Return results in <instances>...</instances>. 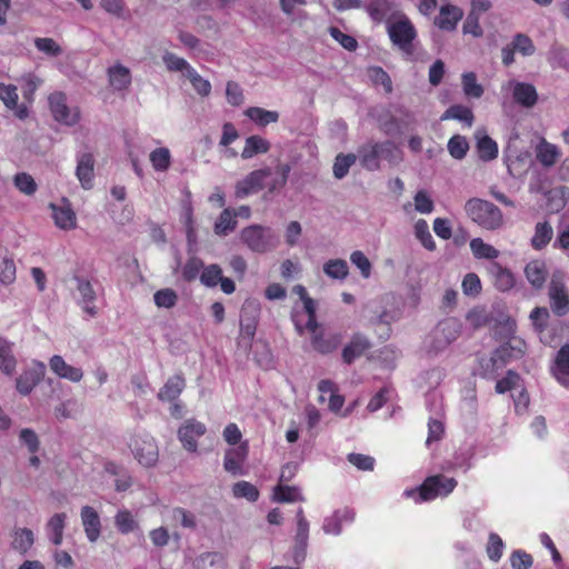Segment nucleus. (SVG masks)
Segmentation results:
<instances>
[{
	"instance_id": "nucleus-1",
	"label": "nucleus",
	"mask_w": 569,
	"mask_h": 569,
	"mask_svg": "<svg viewBox=\"0 0 569 569\" xmlns=\"http://www.w3.org/2000/svg\"><path fill=\"white\" fill-rule=\"evenodd\" d=\"M290 171L291 167L288 163L279 164L276 168V177L267 181L272 173L271 168L253 170L236 183L234 196L238 199H243L263 188H268L269 192L279 190L286 186Z\"/></svg>"
},
{
	"instance_id": "nucleus-2",
	"label": "nucleus",
	"mask_w": 569,
	"mask_h": 569,
	"mask_svg": "<svg viewBox=\"0 0 569 569\" xmlns=\"http://www.w3.org/2000/svg\"><path fill=\"white\" fill-rule=\"evenodd\" d=\"M457 485V480L451 477L443 475L429 476L419 487L405 490L403 496L412 498L416 502L431 501L438 497L448 496Z\"/></svg>"
},
{
	"instance_id": "nucleus-3",
	"label": "nucleus",
	"mask_w": 569,
	"mask_h": 569,
	"mask_svg": "<svg viewBox=\"0 0 569 569\" xmlns=\"http://www.w3.org/2000/svg\"><path fill=\"white\" fill-rule=\"evenodd\" d=\"M387 33L390 41L407 57L413 54V41L417 38V30L405 13H398L393 20L387 21Z\"/></svg>"
},
{
	"instance_id": "nucleus-4",
	"label": "nucleus",
	"mask_w": 569,
	"mask_h": 569,
	"mask_svg": "<svg viewBox=\"0 0 569 569\" xmlns=\"http://www.w3.org/2000/svg\"><path fill=\"white\" fill-rule=\"evenodd\" d=\"M465 210L468 217L483 229L497 230L503 224L501 210L487 200L472 198L466 202Z\"/></svg>"
},
{
	"instance_id": "nucleus-5",
	"label": "nucleus",
	"mask_w": 569,
	"mask_h": 569,
	"mask_svg": "<svg viewBox=\"0 0 569 569\" xmlns=\"http://www.w3.org/2000/svg\"><path fill=\"white\" fill-rule=\"evenodd\" d=\"M461 332V325L457 318H446L438 322L425 340V348L428 353L437 355L446 350L458 339Z\"/></svg>"
},
{
	"instance_id": "nucleus-6",
	"label": "nucleus",
	"mask_w": 569,
	"mask_h": 569,
	"mask_svg": "<svg viewBox=\"0 0 569 569\" xmlns=\"http://www.w3.org/2000/svg\"><path fill=\"white\" fill-rule=\"evenodd\" d=\"M240 240L251 251L264 253L277 248L279 237L273 229L261 224H251L240 232Z\"/></svg>"
},
{
	"instance_id": "nucleus-7",
	"label": "nucleus",
	"mask_w": 569,
	"mask_h": 569,
	"mask_svg": "<svg viewBox=\"0 0 569 569\" xmlns=\"http://www.w3.org/2000/svg\"><path fill=\"white\" fill-rule=\"evenodd\" d=\"M502 328L506 331L507 340L496 348L493 353L505 366L509 360L518 359L525 353L526 342L515 335L516 322L513 320L507 319Z\"/></svg>"
},
{
	"instance_id": "nucleus-8",
	"label": "nucleus",
	"mask_w": 569,
	"mask_h": 569,
	"mask_svg": "<svg viewBox=\"0 0 569 569\" xmlns=\"http://www.w3.org/2000/svg\"><path fill=\"white\" fill-rule=\"evenodd\" d=\"M501 91L510 93L512 101L526 109L533 108L539 99L538 91L532 83L516 79L502 83Z\"/></svg>"
},
{
	"instance_id": "nucleus-9",
	"label": "nucleus",
	"mask_w": 569,
	"mask_h": 569,
	"mask_svg": "<svg viewBox=\"0 0 569 569\" xmlns=\"http://www.w3.org/2000/svg\"><path fill=\"white\" fill-rule=\"evenodd\" d=\"M48 100L51 114L56 121L69 127L79 122V108L68 106L64 93L53 92L49 96Z\"/></svg>"
},
{
	"instance_id": "nucleus-10",
	"label": "nucleus",
	"mask_w": 569,
	"mask_h": 569,
	"mask_svg": "<svg viewBox=\"0 0 569 569\" xmlns=\"http://www.w3.org/2000/svg\"><path fill=\"white\" fill-rule=\"evenodd\" d=\"M549 298L551 310L557 316H565L569 312V296L565 284V273L560 270L555 271L551 276Z\"/></svg>"
},
{
	"instance_id": "nucleus-11",
	"label": "nucleus",
	"mask_w": 569,
	"mask_h": 569,
	"mask_svg": "<svg viewBox=\"0 0 569 569\" xmlns=\"http://www.w3.org/2000/svg\"><path fill=\"white\" fill-rule=\"evenodd\" d=\"M129 447L140 465L152 467L158 461L159 451L154 439L150 437L134 438Z\"/></svg>"
},
{
	"instance_id": "nucleus-12",
	"label": "nucleus",
	"mask_w": 569,
	"mask_h": 569,
	"mask_svg": "<svg viewBox=\"0 0 569 569\" xmlns=\"http://www.w3.org/2000/svg\"><path fill=\"white\" fill-rule=\"evenodd\" d=\"M206 431L207 428L202 422L189 419L178 429V438L187 451L196 452L198 449V439L202 437Z\"/></svg>"
},
{
	"instance_id": "nucleus-13",
	"label": "nucleus",
	"mask_w": 569,
	"mask_h": 569,
	"mask_svg": "<svg viewBox=\"0 0 569 569\" xmlns=\"http://www.w3.org/2000/svg\"><path fill=\"white\" fill-rule=\"evenodd\" d=\"M46 375L43 362L32 360L17 380L18 391H32Z\"/></svg>"
},
{
	"instance_id": "nucleus-14",
	"label": "nucleus",
	"mask_w": 569,
	"mask_h": 569,
	"mask_svg": "<svg viewBox=\"0 0 569 569\" xmlns=\"http://www.w3.org/2000/svg\"><path fill=\"white\" fill-rule=\"evenodd\" d=\"M293 292L299 296V298L303 302V309L307 317L305 329L309 330L312 333H316L318 323L316 320V305L315 301L308 296L306 288L301 284H297L293 287ZM295 322L298 331H302L303 327L300 323L299 315L295 316Z\"/></svg>"
},
{
	"instance_id": "nucleus-15",
	"label": "nucleus",
	"mask_w": 569,
	"mask_h": 569,
	"mask_svg": "<svg viewBox=\"0 0 569 569\" xmlns=\"http://www.w3.org/2000/svg\"><path fill=\"white\" fill-rule=\"evenodd\" d=\"M249 453L248 442H241L238 447L230 448L224 453L223 468L233 476L243 475V463Z\"/></svg>"
},
{
	"instance_id": "nucleus-16",
	"label": "nucleus",
	"mask_w": 569,
	"mask_h": 569,
	"mask_svg": "<svg viewBox=\"0 0 569 569\" xmlns=\"http://www.w3.org/2000/svg\"><path fill=\"white\" fill-rule=\"evenodd\" d=\"M50 209L56 227L62 230H72L76 228L77 217L67 199H62L60 203H50Z\"/></svg>"
},
{
	"instance_id": "nucleus-17",
	"label": "nucleus",
	"mask_w": 569,
	"mask_h": 569,
	"mask_svg": "<svg viewBox=\"0 0 569 569\" xmlns=\"http://www.w3.org/2000/svg\"><path fill=\"white\" fill-rule=\"evenodd\" d=\"M369 17L377 23L393 20L400 13L396 10V4L390 0H369L365 6Z\"/></svg>"
},
{
	"instance_id": "nucleus-18",
	"label": "nucleus",
	"mask_w": 569,
	"mask_h": 569,
	"mask_svg": "<svg viewBox=\"0 0 569 569\" xmlns=\"http://www.w3.org/2000/svg\"><path fill=\"white\" fill-rule=\"evenodd\" d=\"M309 537V522L305 517V512L302 508H299L297 511V533L295 537V552L293 559L297 563L302 561L306 557V549L308 545Z\"/></svg>"
},
{
	"instance_id": "nucleus-19",
	"label": "nucleus",
	"mask_w": 569,
	"mask_h": 569,
	"mask_svg": "<svg viewBox=\"0 0 569 569\" xmlns=\"http://www.w3.org/2000/svg\"><path fill=\"white\" fill-rule=\"evenodd\" d=\"M77 281V290L79 292L78 305L86 315L94 318L98 315V308L94 305L97 299L96 291L89 281L84 279H78Z\"/></svg>"
},
{
	"instance_id": "nucleus-20",
	"label": "nucleus",
	"mask_w": 569,
	"mask_h": 569,
	"mask_svg": "<svg viewBox=\"0 0 569 569\" xmlns=\"http://www.w3.org/2000/svg\"><path fill=\"white\" fill-rule=\"evenodd\" d=\"M462 17L463 11L459 7L443 4L440 7L439 14L435 19V24L441 30L453 31Z\"/></svg>"
},
{
	"instance_id": "nucleus-21",
	"label": "nucleus",
	"mask_w": 569,
	"mask_h": 569,
	"mask_svg": "<svg viewBox=\"0 0 569 569\" xmlns=\"http://www.w3.org/2000/svg\"><path fill=\"white\" fill-rule=\"evenodd\" d=\"M17 87L13 84L0 83V100L4 106L14 111V116L20 120L28 118L29 109L26 104H18Z\"/></svg>"
},
{
	"instance_id": "nucleus-22",
	"label": "nucleus",
	"mask_w": 569,
	"mask_h": 569,
	"mask_svg": "<svg viewBox=\"0 0 569 569\" xmlns=\"http://www.w3.org/2000/svg\"><path fill=\"white\" fill-rule=\"evenodd\" d=\"M51 371L61 379H66L72 382H79L83 377L81 368L73 367L64 361V359L54 355L49 360Z\"/></svg>"
},
{
	"instance_id": "nucleus-23",
	"label": "nucleus",
	"mask_w": 569,
	"mask_h": 569,
	"mask_svg": "<svg viewBox=\"0 0 569 569\" xmlns=\"http://www.w3.org/2000/svg\"><path fill=\"white\" fill-rule=\"evenodd\" d=\"M81 521L86 536L90 542H96L101 535V521L93 507L84 506L81 508Z\"/></svg>"
},
{
	"instance_id": "nucleus-24",
	"label": "nucleus",
	"mask_w": 569,
	"mask_h": 569,
	"mask_svg": "<svg viewBox=\"0 0 569 569\" xmlns=\"http://www.w3.org/2000/svg\"><path fill=\"white\" fill-rule=\"evenodd\" d=\"M537 161L545 168L553 167L561 157L560 149L542 138L535 148Z\"/></svg>"
},
{
	"instance_id": "nucleus-25",
	"label": "nucleus",
	"mask_w": 569,
	"mask_h": 569,
	"mask_svg": "<svg viewBox=\"0 0 569 569\" xmlns=\"http://www.w3.org/2000/svg\"><path fill=\"white\" fill-rule=\"evenodd\" d=\"M488 272L493 281V286L499 291H508L516 284L513 273L498 262L490 263L488 267Z\"/></svg>"
},
{
	"instance_id": "nucleus-26",
	"label": "nucleus",
	"mask_w": 569,
	"mask_h": 569,
	"mask_svg": "<svg viewBox=\"0 0 569 569\" xmlns=\"http://www.w3.org/2000/svg\"><path fill=\"white\" fill-rule=\"evenodd\" d=\"M357 158H359V161L365 169L369 171L379 170L381 160L379 142H368L361 146L358 149Z\"/></svg>"
},
{
	"instance_id": "nucleus-27",
	"label": "nucleus",
	"mask_w": 569,
	"mask_h": 569,
	"mask_svg": "<svg viewBox=\"0 0 569 569\" xmlns=\"http://www.w3.org/2000/svg\"><path fill=\"white\" fill-rule=\"evenodd\" d=\"M94 170V160L91 153H82L77 159L76 174L82 188L90 189L92 187Z\"/></svg>"
},
{
	"instance_id": "nucleus-28",
	"label": "nucleus",
	"mask_w": 569,
	"mask_h": 569,
	"mask_svg": "<svg viewBox=\"0 0 569 569\" xmlns=\"http://www.w3.org/2000/svg\"><path fill=\"white\" fill-rule=\"evenodd\" d=\"M477 150L479 158L483 161H490L498 156V144L492 140L483 129L476 131Z\"/></svg>"
},
{
	"instance_id": "nucleus-29",
	"label": "nucleus",
	"mask_w": 569,
	"mask_h": 569,
	"mask_svg": "<svg viewBox=\"0 0 569 569\" xmlns=\"http://www.w3.org/2000/svg\"><path fill=\"white\" fill-rule=\"evenodd\" d=\"M237 213L232 208H224L217 218L213 231L219 237H226L237 228Z\"/></svg>"
},
{
	"instance_id": "nucleus-30",
	"label": "nucleus",
	"mask_w": 569,
	"mask_h": 569,
	"mask_svg": "<svg viewBox=\"0 0 569 569\" xmlns=\"http://www.w3.org/2000/svg\"><path fill=\"white\" fill-rule=\"evenodd\" d=\"M110 86L118 91L126 90L131 83L130 70L121 63H117L108 69Z\"/></svg>"
},
{
	"instance_id": "nucleus-31",
	"label": "nucleus",
	"mask_w": 569,
	"mask_h": 569,
	"mask_svg": "<svg viewBox=\"0 0 569 569\" xmlns=\"http://www.w3.org/2000/svg\"><path fill=\"white\" fill-rule=\"evenodd\" d=\"M13 550L21 555H26L34 543L33 531L29 528H14L11 533Z\"/></svg>"
},
{
	"instance_id": "nucleus-32",
	"label": "nucleus",
	"mask_w": 569,
	"mask_h": 569,
	"mask_svg": "<svg viewBox=\"0 0 569 569\" xmlns=\"http://www.w3.org/2000/svg\"><path fill=\"white\" fill-rule=\"evenodd\" d=\"M440 120H457L466 127L471 128L475 121V116L469 107L463 104H452L442 113Z\"/></svg>"
},
{
	"instance_id": "nucleus-33",
	"label": "nucleus",
	"mask_w": 569,
	"mask_h": 569,
	"mask_svg": "<svg viewBox=\"0 0 569 569\" xmlns=\"http://www.w3.org/2000/svg\"><path fill=\"white\" fill-rule=\"evenodd\" d=\"M553 237V228L548 221L537 222L530 244L535 250L545 249Z\"/></svg>"
},
{
	"instance_id": "nucleus-34",
	"label": "nucleus",
	"mask_w": 569,
	"mask_h": 569,
	"mask_svg": "<svg viewBox=\"0 0 569 569\" xmlns=\"http://www.w3.org/2000/svg\"><path fill=\"white\" fill-rule=\"evenodd\" d=\"M270 147L271 144L267 139L260 136H250L244 141L241 158L248 160L257 154L267 153L270 150Z\"/></svg>"
},
{
	"instance_id": "nucleus-35",
	"label": "nucleus",
	"mask_w": 569,
	"mask_h": 569,
	"mask_svg": "<svg viewBox=\"0 0 569 569\" xmlns=\"http://www.w3.org/2000/svg\"><path fill=\"white\" fill-rule=\"evenodd\" d=\"M17 359L13 355V343L0 337V371L11 376L14 373Z\"/></svg>"
},
{
	"instance_id": "nucleus-36",
	"label": "nucleus",
	"mask_w": 569,
	"mask_h": 569,
	"mask_svg": "<svg viewBox=\"0 0 569 569\" xmlns=\"http://www.w3.org/2000/svg\"><path fill=\"white\" fill-rule=\"evenodd\" d=\"M525 274L532 287L542 288L547 279L546 263L540 260L530 261L525 268Z\"/></svg>"
},
{
	"instance_id": "nucleus-37",
	"label": "nucleus",
	"mask_w": 569,
	"mask_h": 569,
	"mask_svg": "<svg viewBox=\"0 0 569 569\" xmlns=\"http://www.w3.org/2000/svg\"><path fill=\"white\" fill-rule=\"evenodd\" d=\"M369 340L361 336L356 335L351 341L343 348L342 358L345 362L351 363L356 358L360 357L367 349H369Z\"/></svg>"
},
{
	"instance_id": "nucleus-38",
	"label": "nucleus",
	"mask_w": 569,
	"mask_h": 569,
	"mask_svg": "<svg viewBox=\"0 0 569 569\" xmlns=\"http://www.w3.org/2000/svg\"><path fill=\"white\" fill-rule=\"evenodd\" d=\"M67 515L64 512L54 513L47 522V532L53 545L60 546L63 540V530L66 527Z\"/></svg>"
},
{
	"instance_id": "nucleus-39",
	"label": "nucleus",
	"mask_w": 569,
	"mask_h": 569,
	"mask_svg": "<svg viewBox=\"0 0 569 569\" xmlns=\"http://www.w3.org/2000/svg\"><path fill=\"white\" fill-rule=\"evenodd\" d=\"M244 114L259 127H266L279 120L277 111L266 110L260 107H250L244 111Z\"/></svg>"
},
{
	"instance_id": "nucleus-40",
	"label": "nucleus",
	"mask_w": 569,
	"mask_h": 569,
	"mask_svg": "<svg viewBox=\"0 0 569 569\" xmlns=\"http://www.w3.org/2000/svg\"><path fill=\"white\" fill-rule=\"evenodd\" d=\"M470 250L477 259L495 260L500 254L498 249L485 242L481 238H473L470 241Z\"/></svg>"
},
{
	"instance_id": "nucleus-41",
	"label": "nucleus",
	"mask_w": 569,
	"mask_h": 569,
	"mask_svg": "<svg viewBox=\"0 0 569 569\" xmlns=\"http://www.w3.org/2000/svg\"><path fill=\"white\" fill-rule=\"evenodd\" d=\"M307 0H279L281 11L292 20L308 18V13L303 10Z\"/></svg>"
},
{
	"instance_id": "nucleus-42",
	"label": "nucleus",
	"mask_w": 569,
	"mask_h": 569,
	"mask_svg": "<svg viewBox=\"0 0 569 569\" xmlns=\"http://www.w3.org/2000/svg\"><path fill=\"white\" fill-rule=\"evenodd\" d=\"M194 569H223L224 560L219 552H206L193 561Z\"/></svg>"
},
{
	"instance_id": "nucleus-43",
	"label": "nucleus",
	"mask_w": 569,
	"mask_h": 569,
	"mask_svg": "<svg viewBox=\"0 0 569 569\" xmlns=\"http://www.w3.org/2000/svg\"><path fill=\"white\" fill-rule=\"evenodd\" d=\"M273 500L277 502H295L303 501L305 498L297 487L279 483L273 489Z\"/></svg>"
},
{
	"instance_id": "nucleus-44",
	"label": "nucleus",
	"mask_w": 569,
	"mask_h": 569,
	"mask_svg": "<svg viewBox=\"0 0 569 569\" xmlns=\"http://www.w3.org/2000/svg\"><path fill=\"white\" fill-rule=\"evenodd\" d=\"M323 272L331 279L345 280L349 274V267L346 260L330 259L323 264Z\"/></svg>"
},
{
	"instance_id": "nucleus-45",
	"label": "nucleus",
	"mask_w": 569,
	"mask_h": 569,
	"mask_svg": "<svg viewBox=\"0 0 569 569\" xmlns=\"http://www.w3.org/2000/svg\"><path fill=\"white\" fill-rule=\"evenodd\" d=\"M381 159L397 166L403 160L402 150L393 141L379 142Z\"/></svg>"
},
{
	"instance_id": "nucleus-46",
	"label": "nucleus",
	"mask_w": 569,
	"mask_h": 569,
	"mask_svg": "<svg viewBox=\"0 0 569 569\" xmlns=\"http://www.w3.org/2000/svg\"><path fill=\"white\" fill-rule=\"evenodd\" d=\"M152 168L158 172H164L171 164V153L168 148L161 147L151 151L149 156Z\"/></svg>"
},
{
	"instance_id": "nucleus-47",
	"label": "nucleus",
	"mask_w": 569,
	"mask_h": 569,
	"mask_svg": "<svg viewBox=\"0 0 569 569\" xmlns=\"http://www.w3.org/2000/svg\"><path fill=\"white\" fill-rule=\"evenodd\" d=\"M33 44L38 51L49 58H57L63 53L62 47L52 38L37 37Z\"/></svg>"
},
{
	"instance_id": "nucleus-48",
	"label": "nucleus",
	"mask_w": 569,
	"mask_h": 569,
	"mask_svg": "<svg viewBox=\"0 0 569 569\" xmlns=\"http://www.w3.org/2000/svg\"><path fill=\"white\" fill-rule=\"evenodd\" d=\"M506 162H507L508 172L512 177H521L522 174H525L527 172L531 160H530V154L528 152H523V153L518 154L515 158L508 157Z\"/></svg>"
},
{
	"instance_id": "nucleus-49",
	"label": "nucleus",
	"mask_w": 569,
	"mask_h": 569,
	"mask_svg": "<svg viewBox=\"0 0 569 569\" xmlns=\"http://www.w3.org/2000/svg\"><path fill=\"white\" fill-rule=\"evenodd\" d=\"M462 91L466 97L479 99L483 94V87L477 82L475 72H466L461 77Z\"/></svg>"
},
{
	"instance_id": "nucleus-50",
	"label": "nucleus",
	"mask_w": 569,
	"mask_h": 569,
	"mask_svg": "<svg viewBox=\"0 0 569 569\" xmlns=\"http://www.w3.org/2000/svg\"><path fill=\"white\" fill-rule=\"evenodd\" d=\"M114 525L122 535H128L138 528V522L128 509L119 510L116 513Z\"/></svg>"
},
{
	"instance_id": "nucleus-51",
	"label": "nucleus",
	"mask_w": 569,
	"mask_h": 569,
	"mask_svg": "<svg viewBox=\"0 0 569 569\" xmlns=\"http://www.w3.org/2000/svg\"><path fill=\"white\" fill-rule=\"evenodd\" d=\"M357 160V154L353 153H339L333 162L332 172L335 178L342 179L345 178L351 166L355 164Z\"/></svg>"
},
{
	"instance_id": "nucleus-52",
	"label": "nucleus",
	"mask_w": 569,
	"mask_h": 569,
	"mask_svg": "<svg viewBox=\"0 0 569 569\" xmlns=\"http://www.w3.org/2000/svg\"><path fill=\"white\" fill-rule=\"evenodd\" d=\"M555 376L567 387V378L569 377V346L562 347L558 352Z\"/></svg>"
},
{
	"instance_id": "nucleus-53",
	"label": "nucleus",
	"mask_w": 569,
	"mask_h": 569,
	"mask_svg": "<svg viewBox=\"0 0 569 569\" xmlns=\"http://www.w3.org/2000/svg\"><path fill=\"white\" fill-rule=\"evenodd\" d=\"M445 378V372L441 369L435 368L426 371L419 378L418 387L427 389L428 391L436 390Z\"/></svg>"
},
{
	"instance_id": "nucleus-54",
	"label": "nucleus",
	"mask_w": 569,
	"mask_h": 569,
	"mask_svg": "<svg viewBox=\"0 0 569 569\" xmlns=\"http://www.w3.org/2000/svg\"><path fill=\"white\" fill-rule=\"evenodd\" d=\"M447 148L453 159L462 160L467 156L469 143L466 137L455 134L449 139Z\"/></svg>"
},
{
	"instance_id": "nucleus-55",
	"label": "nucleus",
	"mask_w": 569,
	"mask_h": 569,
	"mask_svg": "<svg viewBox=\"0 0 569 569\" xmlns=\"http://www.w3.org/2000/svg\"><path fill=\"white\" fill-rule=\"evenodd\" d=\"M162 60L169 71L181 72L184 77L192 69V66L186 59L172 52H164Z\"/></svg>"
},
{
	"instance_id": "nucleus-56",
	"label": "nucleus",
	"mask_w": 569,
	"mask_h": 569,
	"mask_svg": "<svg viewBox=\"0 0 569 569\" xmlns=\"http://www.w3.org/2000/svg\"><path fill=\"white\" fill-rule=\"evenodd\" d=\"M232 493L236 498H244L250 502H256L259 499L258 488L248 481H238L232 487Z\"/></svg>"
},
{
	"instance_id": "nucleus-57",
	"label": "nucleus",
	"mask_w": 569,
	"mask_h": 569,
	"mask_svg": "<svg viewBox=\"0 0 569 569\" xmlns=\"http://www.w3.org/2000/svg\"><path fill=\"white\" fill-rule=\"evenodd\" d=\"M153 302L158 308L171 309L178 302V293L171 288H164L153 293Z\"/></svg>"
},
{
	"instance_id": "nucleus-58",
	"label": "nucleus",
	"mask_w": 569,
	"mask_h": 569,
	"mask_svg": "<svg viewBox=\"0 0 569 569\" xmlns=\"http://www.w3.org/2000/svg\"><path fill=\"white\" fill-rule=\"evenodd\" d=\"M517 389L525 391V385L520 376L512 370H509L506 377L498 380L496 385V391H512Z\"/></svg>"
},
{
	"instance_id": "nucleus-59",
	"label": "nucleus",
	"mask_w": 569,
	"mask_h": 569,
	"mask_svg": "<svg viewBox=\"0 0 569 569\" xmlns=\"http://www.w3.org/2000/svg\"><path fill=\"white\" fill-rule=\"evenodd\" d=\"M415 234L416 238L421 242V244L427 250H435L436 249V242L429 231V226L426 220L419 219L415 224Z\"/></svg>"
},
{
	"instance_id": "nucleus-60",
	"label": "nucleus",
	"mask_w": 569,
	"mask_h": 569,
	"mask_svg": "<svg viewBox=\"0 0 569 569\" xmlns=\"http://www.w3.org/2000/svg\"><path fill=\"white\" fill-rule=\"evenodd\" d=\"M502 367V361L493 352L490 357L479 358L478 370L483 378H495L496 371Z\"/></svg>"
},
{
	"instance_id": "nucleus-61",
	"label": "nucleus",
	"mask_w": 569,
	"mask_h": 569,
	"mask_svg": "<svg viewBox=\"0 0 569 569\" xmlns=\"http://www.w3.org/2000/svg\"><path fill=\"white\" fill-rule=\"evenodd\" d=\"M13 183L14 187L26 196H33L38 189L34 179L26 172L17 173L13 178Z\"/></svg>"
},
{
	"instance_id": "nucleus-62",
	"label": "nucleus",
	"mask_w": 569,
	"mask_h": 569,
	"mask_svg": "<svg viewBox=\"0 0 569 569\" xmlns=\"http://www.w3.org/2000/svg\"><path fill=\"white\" fill-rule=\"evenodd\" d=\"M16 280V264L7 254H0V282L4 286Z\"/></svg>"
},
{
	"instance_id": "nucleus-63",
	"label": "nucleus",
	"mask_w": 569,
	"mask_h": 569,
	"mask_svg": "<svg viewBox=\"0 0 569 569\" xmlns=\"http://www.w3.org/2000/svg\"><path fill=\"white\" fill-rule=\"evenodd\" d=\"M503 548L505 543L500 536L496 532L489 533L486 551L491 561L498 562L501 559Z\"/></svg>"
},
{
	"instance_id": "nucleus-64",
	"label": "nucleus",
	"mask_w": 569,
	"mask_h": 569,
	"mask_svg": "<svg viewBox=\"0 0 569 569\" xmlns=\"http://www.w3.org/2000/svg\"><path fill=\"white\" fill-rule=\"evenodd\" d=\"M222 279V269L218 264H210L202 269L200 282L209 288L216 287Z\"/></svg>"
}]
</instances>
